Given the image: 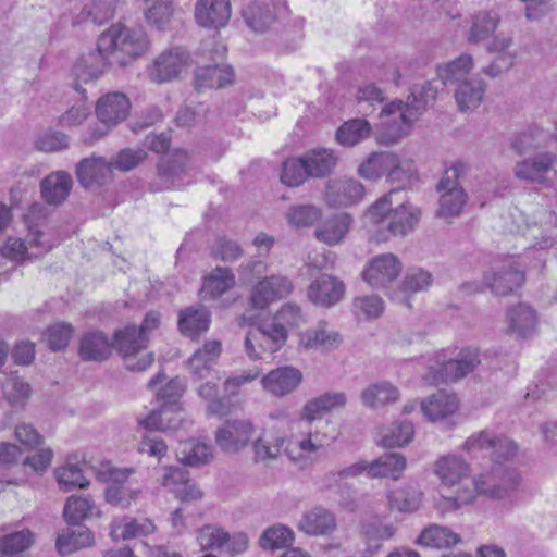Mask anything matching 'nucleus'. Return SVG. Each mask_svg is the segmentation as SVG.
Listing matches in <instances>:
<instances>
[{"instance_id":"nucleus-31","label":"nucleus","mask_w":557,"mask_h":557,"mask_svg":"<svg viewBox=\"0 0 557 557\" xmlns=\"http://www.w3.org/2000/svg\"><path fill=\"white\" fill-rule=\"evenodd\" d=\"M352 219L348 213L334 214L323 220L314 230L315 238L329 246L341 244L348 234Z\"/></svg>"},{"instance_id":"nucleus-59","label":"nucleus","mask_w":557,"mask_h":557,"mask_svg":"<svg viewBox=\"0 0 557 557\" xmlns=\"http://www.w3.org/2000/svg\"><path fill=\"white\" fill-rule=\"evenodd\" d=\"M323 445V438L320 437L319 433L310 431L297 442L296 447H287L286 454L293 462H300L307 456L321 449Z\"/></svg>"},{"instance_id":"nucleus-45","label":"nucleus","mask_w":557,"mask_h":557,"mask_svg":"<svg viewBox=\"0 0 557 557\" xmlns=\"http://www.w3.org/2000/svg\"><path fill=\"white\" fill-rule=\"evenodd\" d=\"M156 527L149 519H125L114 521L111 525V537L113 541H126L153 533Z\"/></svg>"},{"instance_id":"nucleus-34","label":"nucleus","mask_w":557,"mask_h":557,"mask_svg":"<svg viewBox=\"0 0 557 557\" xmlns=\"http://www.w3.org/2000/svg\"><path fill=\"white\" fill-rule=\"evenodd\" d=\"M72 185V177L67 172H52L40 183L41 196L47 203L59 206L69 197Z\"/></svg>"},{"instance_id":"nucleus-46","label":"nucleus","mask_w":557,"mask_h":557,"mask_svg":"<svg viewBox=\"0 0 557 557\" xmlns=\"http://www.w3.org/2000/svg\"><path fill=\"white\" fill-rule=\"evenodd\" d=\"M176 456L180 462L187 466H201L213 458V449L210 445L194 440L181 442Z\"/></svg>"},{"instance_id":"nucleus-11","label":"nucleus","mask_w":557,"mask_h":557,"mask_svg":"<svg viewBox=\"0 0 557 557\" xmlns=\"http://www.w3.org/2000/svg\"><path fill=\"white\" fill-rule=\"evenodd\" d=\"M191 63V57L184 47H171L158 54L147 66V76L156 84L170 83L186 72Z\"/></svg>"},{"instance_id":"nucleus-58","label":"nucleus","mask_w":557,"mask_h":557,"mask_svg":"<svg viewBox=\"0 0 557 557\" xmlns=\"http://www.w3.org/2000/svg\"><path fill=\"white\" fill-rule=\"evenodd\" d=\"M3 394L12 407L23 408L30 397V385L18 376H11L3 383Z\"/></svg>"},{"instance_id":"nucleus-9","label":"nucleus","mask_w":557,"mask_h":557,"mask_svg":"<svg viewBox=\"0 0 557 557\" xmlns=\"http://www.w3.org/2000/svg\"><path fill=\"white\" fill-rule=\"evenodd\" d=\"M467 166L463 163H455L448 168L437 184L440 207L437 215L450 218L459 215L467 202V194L460 186L459 180L465 175Z\"/></svg>"},{"instance_id":"nucleus-3","label":"nucleus","mask_w":557,"mask_h":557,"mask_svg":"<svg viewBox=\"0 0 557 557\" xmlns=\"http://www.w3.org/2000/svg\"><path fill=\"white\" fill-rule=\"evenodd\" d=\"M45 218V207L39 203L33 205L25 215L28 227L26 240L9 238L0 247V255L7 259L18 261L25 258H37L50 251L59 240L51 239L42 230Z\"/></svg>"},{"instance_id":"nucleus-29","label":"nucleus","mask_w":557,"mask_h":557,"mask_svg":"<svg viewBox=\"0 0 557 557\" xmlns=\"http://www.w3.org/2000/svg\"><path fill=\"white\" fill-rule=\"evenodd\" d=\"M346 404V393L327 392L308 400L301 409L300 418L307 422H313L334 410L344 408Z\"/></svg>"},{"instance_id":"nucleus-7","label":"nucleus","mask_w":557,"mask_h":557,"mask_svg":"<svg viewBox=\"0 0 557 557\" xmlns=\"http://www.w3.org/2000/svg\"><path fill=\"white\" fill-rule=\"evenodd\" d=\"M522 482L520 472L515 468L495 466L486 473H480L472 480V488L478 495L496 500H508L518 491Z\"/></svg>"},{"instance_id":"nucleus-47","label":"nucleus","mask_w":557,"mask_h":557,"mask_svg":"<svg viewBox=\"0 0 557 557\" xmlns=\"http://www.w3.org/2000/svg\"><path fill=\"white\" fill-rule=\"evenodd\" d=\"M475 502V490L471 485H460L453 495H438L434 498V508L441 515L457 511Z\"/></svg>"},{"instance_id":"nucleus-54","label":"nucleus","mask_w":557,"mask_h":557,"mask_svg":"<svg viewBox=\"0 0 557 557\" xmlns=\"http://www.w3.org/2000/svg\"><path fill=\"white\" fill-rule=\"evenodd\" d=\"M459 542L460 537L458 534L447 527L436 524L425 528L417 540V544L434 548L448 547Z\"/></svg>"},{"instance_id":"nucleus-23","label":"nucleus","mask_w":557,"mask_h":557,"mask_svg":"<svg viewBox=\"0 0 557 557\" xmlns=\"http://www.w3.org/2000/svg\"><path fill=\"white\" fill-rule=\"evenodd\" d=\"M459 410V401L456 395L437 392L421 403V411L424 418L432 423H444L453 418Z\"/></svg>"},{"instance_id":"nucleus-41","label":"nucleus","mask_w":557,"mask_h":557,"mask_svg":"<svg viewBox=\"0 0 557 557\" xmlns=\"http://www.w3.org/2000/svg\"><path fill=\"white\" fill-rule=\"evenodd\" d=\"M508 330L518 337H528L535 331L537 318L528 305L519 304L507 312Z\"/></svg>"},{"instance_id":"nucleus-12","label":"nucleus","mask_w":557,"mask_h":557,"mask_svg":"<svg viewBox=\"0 0 557 557\" xmlns=\"http://www.w3.org/2000/svg\"><path fill=\"white\" fill-rule=\"evenodd\" d=\"M256 431L250 419H227L216 429L215 443L226 454H238L251 444Z\"/></svg>"},{"instance_id":"nucleus-2","label":"nucleus","mask_w":557,"mask_h":557,"mask_svg":"<svg viewBox=\"0 0 557 557\" xmlns=\"http://www.w3.org/2000/svg\"><path fill=\"white\" fill-rule=\"evenodd\" d=\"M98 48L112 65L126 66L145 54L149 40L141 27L132 28L123 24H113L98 38Z\"/></svg>"},{"instance_id":"nucleus-40","label":"nucleus","mask_w":557,"mask_h":557,"mask_svg":"<svg viewBox=\"0 0 557 557\" xmlns=\"http://www.w3.org/2000/svg\"><path fill=\"white\" fill-rule=\"evenodd\" d=\"M407 460L404 455L398 453L384 454L377 459L369 462L368 476L391 478L398 480L406 469Z\"/></svg>"},{"instance_id":"nucleus-24","label":"nucleus","mask_w":557,"mask_h":557,"mask_svg":"<svg viewBox=\"0 0 557 557\" xmlns=\"http://www.w3.org/2000/svg\"><path fill=\"white\" fill-rule=\"evenodd\" d=\"M386 499L391 511L410 515L421 508L424 493L418 484L406 483L389 490Z\"/></svg>"},{"instance_id":"nucleus-61","label":"nucleus","mask_w":557,"mask_h":557,"mask_svg":"<svg viewBox=\"0 0 557 557\" xmlns=\"http://www.w3.org/2000/svg\"><path fill=\"white\" fill-rule=\"evenodd\" d=\"M94 509L92 502L87 497L72 495L66 499L63 515L67 523L79 524Z\"/></svg>"},{"instance_id":"nucleus-22","label":"nucleus","mask_w":557,"mask_h":557,"mask_svg":"<svg viewBox=\"0 0 557 557\" xmlns=\"http://www.w3.org/2000/svg\"><path fill=\"white\" fill-rule=\"evenodd\" d=\"M556 156L549 152L539 153L523 161L517 162L515 175L519 180L533 183H544L555 174L554 164Z\"/></svg>"},{"instance_id":"nucleus-43","label":"nucleus","mask_w":557,"mask_h":557,"mask_svg":"<svg viewBox=\"0 0 557 557\" xmlns=\"http://www.w3.org/2000/svg\"><path fill=\"white\" fill-rule=\"evenodd\" d=\"M433 282L432 274L422 268L408 269L400 284L401 296H395V300L410 307L409 295L426 290Z\"/></svg>"},{"instance_id":"nucleus-35","label":"nucleus","mask_w":557,"mask_h":557,"mask_svg":"<svg viewBox=\"0 0 557 557\" xmlns=\"http://www.w3.org/2000/svg\"><path fill=\"white\" fill-rule=\"evenodd\" d=\"M502 21L497 10H480L471 17V26L468 32V41L478 44L488 39L498 28Z\"/></svg>"},{"instance_id":"nucleus-38","label":"nucleus","mask_w":557,"mask_h":557,"mask_svg":"<svg viewBox=\"0 0 557 557\" xmlns=\"http://www.w3.org/2000/svg\"><path fill=\"white\" fill-rule=\"evenodd\" d=\"M112 347L102 332H88L81 338L79 356L85 361H102L109 358Z\"/></svg>"},{"instance_id":"nucleus-53","label":"nucleus","mask_w":557,"mask_h":557,"mask_svg":"<svg viewBox=\"0 0 557 557\" xmlns=\"http://www.w3.org/2000/svg\"><path fill=\"white\" fill-rule=\"evenodd\" d=\"M144 5L146 22L158 29H162L173 18V0H144Z\"/></svg>"},{"instance_id":"nucleus-13","label":"nucleus","mask_w":557,"mask_h":557,"mask_svg":"<svg viewBox=\"0 0 557 557\" xmlns=\"http://www.w3.org/2000/svg\"><path fill=\"white\" fill-rule=\"evenodd\" d=\"M294 290L292 280L283 274H273L259 278L252 286L248 304L251 309L262 311L271 304L288 297Z\"/></svg>"},{"instance_id":"nucleus-55","label":"nucleus","mask_w":557,"mask_h":557,"mask_svg":"<svg viewBox=\"0 0 557 557\" xmlns=\"http://www.w3.org/2000/svg\"><path fill=\"white\" fill-rule=\"evenodd\" d=\"M414 435V429L411 422H394L382 430L379 444L383 447H403L410 443Z\"/></svg>"},{"instance_id":"nucleus-14","label":"nucleus","mask_w":557,"mask_h":557,"mask_svg":"<svg viewBox=\"0 0 557 557\" xmlns=\"http://www.w3.org/2000/svg\"><path fill=\"white\" fill-rule=\"evenodd\" d=\"M134 470L131 468L110 469L108 472V486L106 488V499L108 503L127 508L137 503L141 487L135 480L131 479Z\"/></svg>"},{"instance_id":"nucleus-64","label":"nucleus","mask_w":557,"mask_h":557,"mask_svg":"<svg viewBox=\"0 0 557 557\" xmlns=\"http://www.w3.org/2000/svg\"><path fill=\"white\" fill-rule=\"evenodd\" d=\"M294 541V533L285 525L278 524L268 528L260 537V546L263 549H280Z\"/></svg>"},{"instance_id":"nucleus-20","label":"nucleus","mask_w":557,"mask_h":557,"mask_svg":"<svg viewBox=\"0 0 557 557\" xmlns=\"http://www.w3.org/2000/svg\"><path fill=\"white\" fill-rule=\"evenodd\" d=\"M231 15L230 0H197L195 3V21L201 27L222 28L227 25Z\"/></svg>"},{"instance_id":"nucleus-19","label":"nucleus","mask_w":557,"mask_h":557,"mask_svg":"<svg viewBox=\"0 0 557 557\" xmlns=\"http://www.w3.org/2000/svg\"><path fill=\"white\" fill-rule=\"evenodd\" d=\"M301 371L293 366H283L271 370L261 379V385L267 393L283 397L293 393L302 382Z\"/></svg>"},{"instance_id":"nucleus-8","label":"nucleus","mask_w":557,"mask_h":557,"mask_svg":"<svg viewBox=\"0 0 557 557\" xmlns=\"http://www.w3.org/2000/svg\"><path fill=\"white\" fill-rule=\"evenodd\" d=\"M196 543L201 552H224L235 557L248 549L249 537L244 532L230 533L220 524L208 523L196 530Z\"/></svg>"},{"instance_id":"nucleus-60","label":"nucleus","mask_w":557,"mask_h":557,"mask_svg":"<svg viewBox=\"0 0 557 557\" xmlns=\"http://www.w3.org/2000/svg\"><path fill=\"white\" fill-rule=\"evenodd\" d=\"M307 165L304 156L299 158H289L283 163L281 181L283 184L297 187L309 178Z\"/></svg>"},{"instance_id":"nucleus-6","label":"nucleus","mask_w":557,"mask_h":557,"mask_svg":"<svg viewBox=\"0 0 557 557\" xmlns=\"http://www.w3.org/2000/svg\"><path fill=\"white\" fill-rule=\"evenodd\" d=\"M148 342L149 337L141 334L137 326L126 325L114 332L112 345L127 370L140 372L154 361V354L147 349Z\"/></svg>"},{"instance_id":"nucleus-52","label":"nucleus","mask_w":557,"mask_h":557,"mask_svg":"<svg viewBox=\"0 0 557 557\" xmlns=\"http://www.w3.org/2000/svg\"><path fill=\"white\" fill-rule=\"evenodd\" d=\"M246 24L256 33L267 32L276 21L273 9L268 4L251 3L243 10Z\"/></svg>"},{"instance_id":"nucleus-30","label":"nucleus","mask_w":557,"mask_h":557,"mask_svg":"<svg viewBox=\"0 0 557 557\" xmlns=\"http://www.w3.org/2000/svg\"><path fill=\"white\" fill-rule=\"evenodd\" d=\"M337 527L335 515L323 507H313L306 511L298 521L297 528L307 535H327Z\"/></svg>"},{"instance_id":"nucleus-56","label":"nucleus","mask_w":557,"mask_h":557,"mask_svg":"<svg viewBox=\"0 0 557 557\" xmlns=\"http://www.w3.org/2000/svg\"><path fill=\"white\" fill-rule=\"evenodd\" d=\"M395 164V153L374 152L360 164L358 173L366 180H377L388 173V168Z\"/></svg>"},{"instance_id":"nucleus-33","label":"nucleus","mask_w":557,"mask_h":557,"mask_svg":"<svg viewBox=\"0 0 557 557\" xmlns=\"http://www.w3.org/2000/svg\"><path fill=\"white\" fill-rule=\"evenodd\" d=\"M486 85L479 76H471L456 85L455 100L460 112L476 110L483 101Z\"/></svg>"},{"instance_id":"nucleus-51","label":"nucleus","mask_w":557,"mask_h":557,"mask_svg":"<svg viewBox=\"0 0 557 557\" xmlns=\"http://www.w3.org/2000/svg\"><path fill=\"white\" fill-rule=\"evenodd\" d=\"M372 127L364 119H352L341 125L336 132V140L342 146L352 147L367 139Z\"/></svg>"},{"instance_id":"nucleus-27","label":"nucleus","mask_w":557,"mask_h":557,"mask_svg":"<svg viewBox=\"0 0 557 557\" xmlns=\"http://www.w3.org/2000/svg\"><path fill=\"white\" fill-rule=\"evenodd\" d=\"M299 345L307 350H333L342 343L341 334L330 327L327 322L320 321L317 325L299 333Z\"/></svg>"},{"instance_id":"nucleus-39","label":"nucleus","mask_w":557,"mask_h":557,"mask_svg":"<svg viewBox=\"0 0 557 557\" xmlns=\"http://www.w3.org/2000/svg\"><path fill=\"white\" fill-rule=\"evenodd\" d=\"M399 396L398 388L387 381L370 384L360 393L362 405L369 408L394 404L399 399Z\"/></svg>"},{"instance_id":"nucleus-1","label":"nucleus","mask_w":557,"mask_h":557,"mask_svg":"<svg viewBox=\"0 0 557 557\" xmlns=\"http://www.w3.org/2000/svg\"><path fill=\"white\" fill-rule=\"evenodd\" d=\"M436 96L437 87L433 83L426 82L413 86L406 103L396 100L384 106L380 113V121L381 126L387 132L385 141L387 144L396 143L409 131Z\"/></svg>"},{"instance_id":"nucleus-63","label":"nucleus","mask_w":557,"mask_h":557,"mask_svg":"<svg viewBox=\"0 0 557 557\" xmlns=\"http://www.w3.org/2000/svg\"><path fill=\"white\" fill-rule=\"evenodd\" d=\"M272 321L287 331L305 324L306 315L299 305L288 301L274 313Z\"/></svg>"},{"instance_id":"nucleus-57","label":"nucleus","mask_w":557,"mask_h":557,"mask_svg":"<svg viewBox=\"0 0 557 557\" xmlns=\"http://www.w3.org/2000/svg\"><path fill=\"white\" fill-rule=\"evenodd\" d=\"M235 284V276L230 268H215L205 280L203 289L216 298L226 293Z\"/></svg>"},{"instance_id":"nucleus-5","label":"nucleus","mask_w":557,"mask_h":557,"mask_svg":"<svg viewBox=\"0 0 557 557\" xmlns=\"http://www.w3.org/2000/svg\"><path fill=\"white\" fill-rule=\"evenodd\" d=\"M226 46L214 39L202 44V55L214 63L196 67L194 87L198 92L224 88L234 83L235 74L233 67L225 63H219V60H223L226 55Z\"/></svg>"},{"instance_id":"nucleus-32","label":"nucleus","mask_w":557,"mask_h":557,"mask_svg":"<svg viewBox=\"0 0 557 557\" xmlns=\"http://www.w3.org/2000/svg\"><path fill=\"white\" fill-rule=\"evenodd\" d=\"M364 187L355 180L334 181L329 183L325 199L330 206L346 207L359 201Z\"/></svg>"},{"instance_id":"nucleus-28","label":"nucleus","mask_w":557,"mask_h":557,"mask_svg":"<svg viewBox=\"0 0 557 557\" xmlns=\"http://www.w3.org/2000/svg\"><path fill=\"white\" fill-rule=\"evenodd\" d=\"M513 38L510 35L499 34L487 45V51L496 54L493 62L483 69V73L496 77L508 71L515 62L516 53L512 51Z\"/></svg>"},{"instance_id":"nucleus-25","label":"nucleus","mask_w":557,"mask_h":557,"mask_svg":"<svg viewBox=\"0 0 557 557\" xmlns=\"http://www.w3.org/2000/svg\"><path fill=\"white\" fill-rule=\"evenodd\" d=\"M129 109L131 102L126 95L114 91L98 100L96 114L102 124L112 127L127 117Z\"/></svg>"},{"instance_id":"nucleus-48","label":"nucleus","mask_w":557,"mask_h":557,"mask_svg":"<svg viewBox=\"0 0 557 557\" xmlns=\"http://www.w3.org/2000/svg\"><path fill=\"white\" fill-rule=\"evenodd\" d=\"M474 65L473 58L470 54H461L455 60L437 67V75L443 84H459L462 81H469V73Z\"/></svg>"},{"instance_id":"nucleus-49","label":"nucleus","mask_w":557,"mask_h":557,"mask_svg":"<svg viewBox=\"0 0 557 557\" xmlns=\"http://www.w3.org/2000/svg\"><path fill=\"white\" fill-rule=\"evenodd\" d=\"M310 177H324L334 170L337 157L330 149H312L304 154Z\"/></svg>"},{"instance_id":"nucleus-36","label":"nucleus","mask_w":557,"mask_h":557,"mask_svg":"<svg viewBox=\"0 0 557 557\" xmlns=\"http://www.w3.org/2000/svg\"><path fill=\"white\" fill-rule=\"evenodd\" d=\"M251 443L253 460L256 462L269 463L271 461H275L280 457L282 447L285 443V436L264 429Z\"/></svg>"},{"instance_id":"nucleus-17","label":"nucleus","mask_w":557,"mask_h":557,"mask_svg":"<svg viewBox=\"0 0 557 557\" xmlns=\"http://www.w3.org/2000/svg\"><path fill=\"white\" fill-rule=\"evenodd\" d=\"M524 282V274L510 260L495 265L491 272L485 273V284L492 293L507 296L518 289Z\"/></svg>"},{"instance_id":"nucleus-26","label":"nucleus","mask_w":557,"mask_h":557,"mask_svg":"<svg viewBox=\"0 0 557 557\" xmlns=\"http://www.w3.org/2000/svg\"><path fill=\"white\" fill-rule=\"evenodd\" d=\"M112 170V164L106 158L91 156L77 163L76 177L83 187L88 188L109 182Z\"/></svg>"},{"instance_id":"nucleus-50","label":"nucleus","mask_w":557,"mask_h":557,"mask_svg":"<svg viewBox=\"0 0 557 557\" xmlns=\"http://www.w3.org/2000/svg\"><path fill=\"white\" fill-rule=\"evenodd\" d=\"M55 480L63 492H71L74 488H86L89 481L84 476L78 462L69 458L64 466L54 471Z\"/></svg>"},{"instance_id":"nucleus-18","label":"nucleus","mask_w":557,"mask_h":557,"mask_svg":"<svg viewBox=\"0 0 557 557\" xmlns=\"http://www.w3.org/2000/svg\"><path fill=\"white\" fill-rule=\"evenodd\" d=\"M345 284L333 275L322 274L307 289L308 299L317 307L331 308L345 295Z\"/></svg>"},{"instance_id":"nucleus-21","label":"nucleus","mask_w":557,"mask_h":557,"mask_svg":"<svg viewBox=\"0 0 557 557\" xmlns=\"http://www.w3.org/2000/svg\"><path fill=\"white\" fill-rule=\"evenodd\" d=\"M109 59L100 53L99 48L95 52L82 55L73 66L72 75L74 78V88L83 92L81 84H88L100 78L111 66Z\"/></svg>"},{"instance_id":"nucleus-10","label":"nucleus","mask_w":557,"mask_h":557,"mask_svg":"<svg viewBox=\"0 0 557 557\" xmlns=\"http://www.w3.org/2000/svg\"><path fill=\"white\" fill-rule=\"evenodd\" d=\"M288 337V331L273 321L261 323L248 331L245 337V351L250 359H262L265 354L278 351Z\"/></svg>"},{"instance_id":"nucleus-15","label":"nucleus","mask_w":557,"mask_h":557,"mask_svg":"<svg viewBox=\"0 0 557 557\" xmlns=\"http://www.w3.org/2000/svg\"><path fill=\"white\" fill-rule=\"evenodd\" d=\"M472 468L462 456L446 454L440 456L433 463V473L440 484L447 488H458L467 485L465 480L470 478Z\"/></svg>"},{"instance_id":"nucleus-62","label":"nucleus","mask_w":557,"mask_h":557,"mask_svg":"<svg viewBox=\"0 0 557 557\" xmlns=\"http://www.w3.org/2000/svg\"><path fill=\"white\" fill-rule=\"evenodd\" d=\"M92 543V535L88 530L71 531L58 536L55 546L61 555H70L73 552L87 547Z\"/></svg>"},{"instance_id":"nucleus-42","label":"nucleus","mask_w":557,"mask_h":557,"mask_svg":"<svg viewBox=\"0 0 557 557\" xmlns=\"http://www.w3.org/2000/svg\"><path fill=\"white\" fill-rule=\"evenodd\" d=\"M420 218L421 210L418 207L403 202L392 209L387 228L393 235H406L418 225Z\"/></svg>"},{"instance_id":"nucleus-37","label":"nucleus","mask_w":557,"mask_h":557,"mask_svg":"<svg viewBox=\"0 0 557 557\" xmlns=\"http://www.w3.org/2000/svg\"><path fill=\"white\" fill-rule=\"evenodd\" d=\"M210 312L201 306L188 307L181 310L178 314L180 331L191 338H196L201 333L207 332L210 326Z\"/></svg>"},{"instance_id":"nucleus-16","label":"nucleus","mask_w":557,"mask_h":557,"mask_svg":"<svg viewBox=\"0 0 557 557\" xmlns=\"http://www.w3.org/2000/svg\"><path fill=\"white\" fill-rule=\"evenodd\" d=\"M403 271V263L393 253H382L368 261L363 280L373 288H383L394 282Z\"/></svg>"},{"instance_id":"nucleus-4","label":"nucleus","mask_w":557,"mask_h":557,"mask_svg":"<svg viewBox=\"0 0 557 557\" xmlns=\"http://www.w3.org/2000/svg\"><path fill=\"white\" fill-rule=\"evenodd\" d=\"M480 362L475 348L442 349L434 354L422 379L429 385L454 383L472 373Z\"/></svg>"},{"instance_id":"nucleus-44","label":"nucleus","mask_w":557,"mask_h":557,"mask_svg":"<svg viewBox=\"0 0 557 557\" xmlns=\"http://www.w3.org/2000/svg\"><path fill=\"white\" fill-rule=\"evenodd\" d=\"M222 351L220 341H209L196 350L188 359L191 372L198 377H206L211 367L216 362Z\"/></svg>"}]
</instances>
